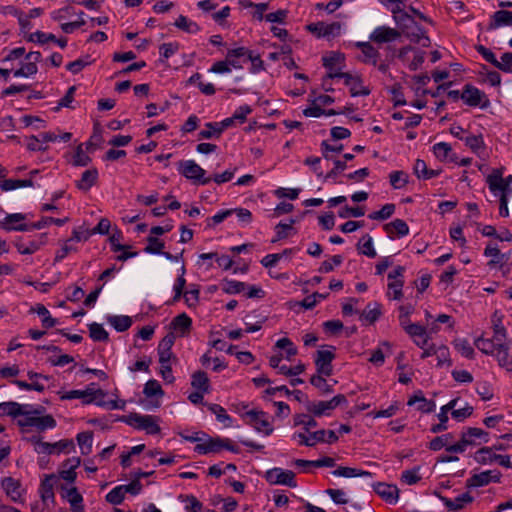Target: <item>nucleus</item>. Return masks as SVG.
<instances>
[{
    "label": "nucleus",
    "instance_id": "aec40b11",
    "mask_svg": "<svg viewBox=\"0 0 512 512\" xmlns=\"http://www.w3.org/2000/svg\"><path fill=\"white\" fill-rule=\"evenodd\" d=\"M97 179L98 171L96 168L85 170L82 173L80 180L76 181V187L81 191L87 192L96 184Z\"/></svg>",
    "mask_w": 512,
    "mask_h": 512
},
{
    "label": "nucleus",
    "instance_id": "c03bdc74",
    "mask_svg": "<svg viewBox=\"0 0 512 512\" xmlns=\"http://www.w3.org/2000/svg\"><path fill=\"white\" fill-rule=\"evenodd\" d=\"M208 409L216 415V418L219 422L223 423L225 426L229 427L231 426L232 419L227 414L226 410L218 405V404H209Z\"/></svg>",
    "mask_w": 512,
    "mask_h": 512
},
{
    "label": "nucleus",
    "instance_id": "412c9836",
    "mask_svg": "<svg viewBox=\"0 0 512 512\" xmlns=\"http://www.w3.org/2000/svg\"><path fill=\"white\" fill-rule=\"evenodd\" d=\"M508 25L512 26V11L499 10L492 15L491 21L488 25V29L494 30L501 26Z\"/></svg>",
    "mask_w": 512,
    "mask_h": 512
},
{
    "label": "nucleus",
    "instance_id": "1a4fd4ad",
    "mask_svg": "<svg viewBox=\"0 0 512 512\" xmlns=\"http://www.w3.org/2000/svg\"><path fill=\"white\" fill-rule=\"evenodd\" d=\"M475 460L480 464H487L497 461L501 466L512 468V463L508 455L493 453V448L483 447L475 453Z\"/></svg>",
    "mask_w": 512,
    "mask_h": 512
},
{
    "label": "nucleus",
    "instance_id": "338daca9",
    "mask_svg": "<svg viewBox=\"0 0 512 512\" xmlns=\"http://www.w3.org/2000/svg\"><path fill=\"white\" fill-rule=\"evenodd\" d=\"M322 60L324 67L332 70L337 63L344 61V55L339 52H332L329 56L323 57Z\"/></svg>",
    "mask_w": 512,
    "mask_h": 512
},
{
    "label": "nucleus",
    "instance_id": "58836bf2",
    "mask_svg": "<svg viewBox=\"0 0 512 512\" xmlns=\"http://www.w3.org/2000/svg\"><path fill=\"white\" fill-rule=\"evenodd\" d=\"M497 341L493 338L490 339H484L482 337H479L475 340V346L484 354H495L497 350Z\"/></svg>",
    "mask_w": 512,
    "mask_h": 512
},
{
    "label": "nucleus",
    "instance_id": "a211bd4d",
    "mask_svg": "<svg viewBox=\"0 0 512 512\" xmlns=\"http://www.w3.org/2000/svg\"><path fill=\"white\" fill-rule=\"evenodd\" d=\"M458 399H453L448 402L446 405L442 406L440 409V413L437 415L439 419V423L435 424L431 427L432 433H439L447 430V422H448V412L455 408Z\"/></svg>",
    "mask_w": 512,
    "mask_h": 512
},
{
    "label": "nucleus",
    "instance_id": "c9c22d12",
    "mask_svg": "<svg viewBox=\"0 0 512 512\" xmlns=\"http://www.w3.org/2000/svg\"><path fill=\"white\" fill-rule=\"evenodd\" d=\"M357 249L359 253L366 255L370 258H374L376 256V251L373 247L372 237L364 235L357 244Z\"/></svg>",
    "mask_w": 512,
    "mask_h": 512
},
{
    "label": "nucleus",
    "instance_id": "9b49d317",
    "mask_svg": "<svg viewBox=\"0 0 512 512\" xmlns=\"http://www.w3.org/2000/svg\"><path fill=\"white\" fill-rule=\"evenodd\" d=\"M250 419L251 424L258 432H263L265 435H270L273 432V427L266 418V413L263 411L250 410L246 413Z\"/></svg>",
    "mask_w": 512,
    "mask_h": 512
},
{
    "label": "nucleus",
    "instance_id": "bb28decb",
    "mask_svg": "<svg viewBox=\"0 0 512 512\" xmlns=\"http://www.w3.org/2000/svg\"><path fill=\"white\" fill-rule=\"evenodd\" d=\"M26 408H28V405H21L16 402L0 403V416H21V414L26 413Z\"/></svg>",
    "mask_w": 512,
    "mask_h": 512
},
{
    "label": "nucleus",
    "instance_id": "864d4df0",
    "mask_svg": "<svg viewBox=\"0 0 512 512\" xmlns=\"http://www.w3.org/2000/svg\"><path fill=\"white\" fill-rule=\"evenodd\" d=\"M395 211L394 204H385L379 211H375L369 215V218L373 220H385L388 219Z\"/></svg>",
    "mask_w": 512,
    "mask_h": 512
},
{
    "label": "nucleus",
    "instance_id": "f03ea898",
    "mask_svg": "<svg viewBox=\"0 0 512 512\" xmlns=\"http://www.w3.org/2000/svg\"><path fill=\"white\" fill-rule=\"evenodd\" d=\"M43 410V407L33 411L26 409V413L21 414L23 418L18 420V425L21 427H35L39 431L54 428L56 421L51 415L39 416Z\"/></svg>",
    "mask_w": 512,
    "mask_h": 512
},
{
    "label": "nucleus",
    "instance_id": "13d9d810",
    "mask_svg": "<svg viewBox=\"0 0 512 512\" xmlns=\"http://www.w3.org/2000/svg\"><path fill=\"white\" fill-rule=\"evenodd\" d=\"M390 183L395 189H400L408 183V176L403 171H395L390 174Z\"/></svg>",
    "mask_w": 512,
    "mask_h": 512
},
{
    "label": "nucleus",
    "instance_id": "2f4dec72",
    "mask_svg": "<svg viewBox=\"0 0 512 512\" xmlns=\"http://www.w3.org/2000/svg\"><path fill=\"white\" fill-rule=\"evenodd\" d=\"M495 356L501 367H504L507 370L512 369V360L510 359L508 354V347L505 344H503V342L497 343V350L495 352Z\"/></svg>",
    "mask_w": 512,
    "mask_h": 512
},
{
    "label": "nucleus",
    "instance_id": "dca6fc26",
    "mask_svg": "<svg viewBox=\"0 0 512 512\" xmlns=\"http://www.w3.org/2000/svg\"><path fill=\"white\" fill-rule=\"evenodd\" d=\"M434 494L444 503L449 511H459L464 507V504L471 503L474 498L467 492L458 496L455 500H451L442 496L437 491Z\"/></svg>",
    "mask_w": 512,
    "mask_h": 512
},
{
    "label": "nucleus",
    "instance_id": "f704fd0d",
    "mask_svg": "<svg viewBox=\"0 0 512 512\" xmlns=\"http://www.w3.org/2000/svg\"><path fill=\"white\" fill-rule=\"evenodd\" d=\"M414 173L418 178L431 179L439 174L438 171L428 169L424 160L417 159L414 164Z\"/></svg>",
    "mask_w": 512,
    "mask_h": 512
},
{
    "label": "nucleus",
    "instance_id": "4d7b16f0",
    "mask_svg": "<svg viewBox=\"0 0 512 512\" xmlns=\"http://www.w3.org/2000/svg\"><path fill=\"white\" fill-rule=\"evenodd\" d=\"M91 162V158L84 153L83 144L77 146L75 154L73 156L74 166H87Z\"/></svg>",
    "mask_w": 512,
    "mask_h": 512
},
{
    "label": "nucleus",
    "instance_id": "b1692460",
    "mask_svg": "<svg viewBox=\"0 0 512 512\" xmlns=\"http://www.w3.org/2000/svg\"><path fill=\"white\" fill-rule=\"evenodd\" d=\"M191 378V386L194 389L199 390L202 393H209L210 381L207 374L204 371L198 370L194 372Z\"/></svg>",
    "mask_w": 512,
    "mask_h": 512
},
{
    "label": "nucleus",
    "instance_id": "5701e85b",
    "mask_svg": "<svg viewBox=\"0 0 512 512\" xmlns=\"http://www.w3.org/2000/svg\"><path fill=\"white\" fill-rule=\"evenodd\" d=\"M55 474L46 475L40 485V494L43 502L54 499V485L57 483Z\"/></svg>",
    "mask_w": 512,
    "mask_h": 512
},
{
    "label": "nucleus",
    "instance_id": "052dcab7",
    "mask_svg": "<svg viewBox=\"0 0 512 512\" xmlns=\"http://www.w3.org/2000/svg\"><path fill=\"white\" fill-rule=\"evenodd\" d=\"M453 439L452 434L448 433L442 436L435 437L429 443V448L433 451H438L443 447H447V444Z\"/></svg>",
    "mask_w": 512,
    "mask_h": 512
},
{
    "label": "nucleus",
    "instance_id": "c85d7f7f",
    "mask_svg": "<svg viewBox=\"0 0 512 512\" xmlns=\"http://www.w3.org/2000/svg\"><path fill=\"white\" fill-rule=\"evenodd\" d=\"M191 325L192 320L185 313L176 316L171 322V327L182 336L190 330Z\"/></svg>",
    "mask_w": 512,
    "mask_h": 512
},
{
    "label": "nucleus",
    "instance_id": "6e6552de",
    "mask_svg": "<svg viewBox=\"0 0 512 512\" xmlns=\"http://www.w3.org/2000/svg\"><path fill=\"white\" fill-rule=\"evenodd\" d=\"M97 395L104 398L106 393L102 389H94L88 386L85 390H71L65 392L61 394L60 398L61 400L82 399L84 404H90L97 399Z\"/></svg>",
    "mask_w": 512,
    "mask_h": 512
},
{
    "label": "nucleus",
    "instance_id": "09e8293b",
    "mask_svg": "<svg viewBox=\"0 0 512 512\" xmlns=\"http://www.w3.org/2000/svg\"><path fill=\"white\" fill-rule=\"evenodd\" d=\"M484 255L487 257H492V259L488 262L489 266L499 264L506 259V256L501 254L497 247H492L490 245L485 248Z\"/></svg>",
    "mask_w": 512,
    "mask_h": 512
},
{
    "label": "nucleus",
    "instance_id": "72a5a7b5",
    "mask_svg": "<svg viewBox=\"0 0 512 512\" xmlns=\"http://www.w3.org/2000/svg\"><path fill=\"white\" fill-rule=\"evenodd\" d=\"M108 322L118 332H124L128 330L132 325V319L129 316H109Z\"/></svg>",
    "mask_w": 512,
    "mask_h": 512
},
{
    "label": "nucleus",
    "instance_id": "5fc2aeb1",
    "mask_svg": "<svg viewBox=\"0 0 512 512\" xmlns=\"http://www.w3.org/2000/svg\"><path fill=\"white\" fill-rule=\"evenodd\" d=\"M75 445L72 439H63L56 443H52V451L53 453H70L72 450H74Z\"/></svg>",
    "mask_w": 512,
    "mask_h": 512
},
{
    "label": "nucleus",
    "instance_id": "c756f323",
    "mask_svg": "<svg viewBox=\"0 0 512 512\" xmlns=\"http://www.w3.org/2000/svg\"><path fill=\"white\" fill-rule=\"evenodd\" d=\"M306 408L308 412L317 417L328 415L329 411L333 410L329 401L308 402Z\"/></svg>",
    "mask_w": 512,
    "mask_h": 512
},
{
    "label": "nucleus",
    "instance_id": "f8f14e48",
    "mask_svg": "<svg viewBox=\"0 0 512 512\" xmlns=\"http://www.w3.org/2000/svg\"><path fill=\"white\" fill-rule=\"evenodd\" d=\"M335 354L331 350H318L315 359L318 375L331 376L332 364Z\"/></svg>",
    "mask_w": 512,
    "mask_h": 512
},
{
    "label": "nucleus",
    "instance_id": "ea45409f",
    "mask_svg": "<svg viewBox=\"0 0 512 512\" xmlns=\"http://www.w3.org/2000/svg\"><path fill=\"white\" fill-rule=\"evenodd\" d=\"M93 433L91 431L81 432L77 435V442L82 454L87 455L92 450Z\"/></svg>",
    "mask_w": 512,
    "mask_h": 512
},
{
    "label": "nucleus",
    "instance_id": "4c0bfd02",
    "mask_svg": "<svg viewBox=\"0 0 512 512\" xmlns=\"http://www.w3.org/2000/svg\"><path fill=\"white\" fill-rule=\"evenodd\" d=\"M89 335L94 341L106 342L109 339L108 332L103 328L101 324L91 323L88 325Z\"/></svg>",
    "mask_w": 512,
    "mask_h": 512
},
{
    "label": "nucleus",
    "instance_id": "774afa93",
    "mask_svg": "<svg viewBox=\"0 0 512 512\" xmlns=\"http://www.w3.org/2000/svg\"><path fill=\"white\" fill-rule=\"evenodd\" d=\"M433 151L438 159L444 160L448 157V154L451 152V146L445 142H440L434 145Z\"/></svg>",
    "mask_w": 512,
    "mask_h": 512
},
{
    "label": "nucleus",
    "instance_id": "f3484780",
    "mask_svg": "<svg viewBox=\"0 0 512 512\" xmlns=\"http://www.w3.org/2000/svg\"><path fill=\"white\" fill-rule=\"evenodd\" d=\"M25 220V215L21 213L8 214L4 221L1 223L3 229L7 231L16 230V231H29L32 230L31 224L21 223L17 226H13L12 224L22 222Z\"/></svg>",
    "mask_w": 512,
    "mask_h": 512
},
{
    "label": "nucleus",
    "instance_id": "a19ab883",
    "mask_svg": "<svg viewBox=\"0 0 512 512\" xmlns=\"http://www.w3.org/2000/svg\"><path fill=\"white\" fill-rule=\"evenodd\" d=\"M335 476H341V477H358V476H367L371 477V472L369 471H363L358 470L355 468L350 467H338L336 470L332 472Z\"/></svg>",
    "mask_w": 512,
    "mask_h": 512
},
{
    "label": "nucleus",
    "instance_id": "4be33fe9",
    "mask_svg": "<svg viewBox=\"0 0 512 512\" xmlns=\"http://www.w3.org/2000/svg\"><path fill=\"white\" fill-rule=\"evenodd\" d=\"M63 497L69 502L72 512H84L83 497L76 487L65 489Z\"/></svg>",
    "mask_w": 512,
    "mask_h": 512
},
{
    "label": "nucleus",
    "instance_id": "37998d69",
    "mask_svg": "<svg viewBox=\"0 0 512 512\" xmlns=\"http://www.w3.org/2000/svg\"><path fill=\"white\" fill-rule=\"evenodd\" d=\"M493 322V330H494V339L497 342H503L506 339V329L502 324V317L497 315V312L494 313L492 317Z\"/></svg>",
    "mask_w": 512,
    "mask_h": 512
},
{
    "label": "nucleus",
    "instance_id": "423d86ee",
    "mask_svg": "<svg viewBox=\"0 0 512 512\" xmlns=\"http://www.w3.org/2000/svg\"><path fill=\"white\" fill-rule=\"evenodd\" d=\"M265 479L273 485H287L291 488L297 486L295 482V473L291 470L273 468L265 473Z\"/></svg>",
    "mask_w": 512,
    "mask_h": 512
},
{
    "label": "nucleus",
    "instance_id": "2eb2a0df",
    "mask_svg": "<svg viewBox=\"0 0 512 512\" xmlns=\"http://www.w3.org/2000/svg\"><path fill=\"white\" fill-rule=\"evenodd\" d=\"M223 438L220 437H210L207 435L204 442L198 443L194 451L199 454H209V453H218L222 450Z\"/></svg>",
    "mask_w": 512,
    "mask_h": 512
},
{
    "label": "nucleus",
    "instance_id": "de8ad7c7",
    "mask_svg": "<svg viewBox=\"0 0 512 512\" xmlns=\"http://www.w3.org/2000/svg\"><path fill=\"white\" fill-rule=\"evenodd\" d=\"M143 393L147 397L163 396L164 395V391H163L161 385L159 384V382L157 380H154V379L146 382V384L144 385Z\"/></svg>",
    "mask_w": 512,
    "mask_h": 512
},
{
    "label": "nucleus",
    "instance_id": "0e129e2a",
    "mask_svg": "<svg viewBox=\"0 0 512 512\" xmlns=\"http://www.w3.org/2000/svg\"><path fill=\"white\" fill-rule=\"evenodd\" d=\"M294 220H291V223L290 224H284V223H279L276 225L275 229H276V238L272 240L273 243L279 241V240H282V239H285L289 236V232L291 230H293V227L292 225L294 224Z\"/></svg>",
    "mask_w": 512,
    "mask_h": 512
},
{
    "label": "nucleus",
    "instance_id": "20e7f679",
    "mask_svg": "<svg viewBox=\"0 0 512 512\" xmlns=\"http://www.w3.org/2000/svg\"><path fill=\"white\" fill-rule=\"evenodd\" d=\"M179 172L185 178L202 185L208 184L211 181V177H204L205 170L193 160L180 161Z\"/></svg>",
    "mask_w": 512,
    "mask_h": 512
},
{
    "label": "nucleus",
    "instance_id": "bf43d9fd",
    "mask_svg": "<svg viewBox=\"0 0 512 512\" xmlns=\"http://www.w3.org/2000/svg\"><path fill=\"white\" fill-rule=\"evenodd\" d=\"M310 383L324 394H328L333 391L332 386L327 383L322 375H313L310 378Z\"/></svg>",
    "mask_w": 512,
    "mask_h": 512
},
{
    "label": "nucleus",
    "instance_id": "f257e3e1",
    "mask_svg": "<svg viewBox=\"0 0 512 512\" xmlns=\"http://www.w3.org/2000/svg\"><path fill=\"white\" fill-rule=\"evenodd\" d=\"M396 24L400 28V33L411 42L421 44L423 47L430 45V39L426 35V31L409 14L404 16L401 21L396 22Z\"/></svg>",
    "mask_w": 512,
    "mask_h": 512
},
{
    "label": "nucleus",
    "instance_id": "9d476101",
    "mask_svg": "<svg viewBox=\"0 0 512 512\" xmlns=\"http://www.w3.org/2000/svg\"><path fill=\"white\" fill-rule=\"evenodd\" d=\"M487 184L492 193L497 194L500 192L501 194L509 195L512 191L511 188H508V183H504L503 178V168L493 169L491 174L487 176Z\"/></svg>",
    "mask_w": 512,
    "mask_h": 512
},
{
    "label": "nucleus",
    "instance_id": "a18cd8bd",
    "mask_svg": "<svg viewBox=\"0 0 512 512\" xmlns=\"http://www.w3.org/2000/svg\"><path fill=\"white\" fill-rule=\"evenodd\" d=\"M402 327L411 337H422L427 335V329L420 324H407V321L402 319Z\"/></svg>",
    "mask_w": 512,
    "mask_h": 512
},
{
    "label": "nucleus",
    "instance_id": "69168bd1",
    "mask_svg": "<svg viewBox=\"0 0 512 512\" xmlns=\"http://www.w3.org/2000/svg\"><path fill=\"white\" fill-rule=\"evenodd\" d=\"M495 67L505 73H512V52L504 53L501 56V61L497 60Z\"/></svg>",
    "mask_w": 512,
    "mask_h": 512
},
{
    "label": "nucleus",
    "instance_id": "e2e57ef3",
    "mask_svg": "<svg viewBox=\"0 0 512 512\" xmlns=\"http://www.w3.org/2000/svg\"><path fill=\"white\" fill-rule=\"evenodd\" d=\"M466 440H473L474 438H482L484 443L488 442V433L480 428L470 427L462 433Z\"/></svg>",
    "mask_w": 512,
    "mask_h": 512
},
{
    "label": "nucleus",
    "instance_id": "680f3d73",
    "mask_svg": "<svg viewBox=\"0 0 512 512\" xmlns=\"http://www.w3.org/2000/svg\"><path fill=\"white\" fill-rule=\"evenodd\" d=\"M124 497L125 494L123 488L121 486H117L106 495V501L113 505H119L123 502Z\"/></svg>",
    "mask_w": 512,
    "mask_h": 512
},
{
    "label": "nucleus",
    "instance_id": "603ef678",
    "mask_svg": "<svg viewBox=\"0 0 512 512\" xmlns=\"http://www.w3.org/2000/svg\"><path fill=\"white\" fill-rule=\"evenodd\" d=\"M294 425H303L305 433H309L311 428L317 426V422L315 419L308 417L307 415L298 414L294 416Z\"/></svg>",
    "mask_w": 512,
    "mask_h": 512
},
{
    "label": "nucleus",
    "instance_id": "0eeeda50",
    "mask_svg": "<svg viewBox=\"0 0 512 512\" xmlns=\"http://www.w3.org/2000/svg\"><path fill=\"white\" fill-rule=\"evenodd\" d=\"M461 99L472 107L481 106L482 108H486L489 106V99L485 93L470 84L464 86Z\"/></svg>",
    "mask_w": 512,
    "mask_h": 512
},
{
    "label": "nucleus",
    "instance_id": "473e14b6",
    "mask_svg": "<svg viewBox=\"0 0 512 512\" xmlns=\"http://www.w3.org/2000/svg\"><path fill=\"white\" fill-rule=\"evenodd\" d=\"M34 182L32 179H7L0 181V189L10 191L21 187H32Z\"/></svg>",
    "mask_w": 512,
    "mask_h": 512
},
{
    "label": "nucleus",
    "instance_id": "e433bc0d",
    "mask_svg": "<svg viewBox=\"0 0 512 512\" xmlns=\"http://www.w3.org/2000/svg\"><path fill=\"white\" fill-rule=\"evenodd\" d=\"M490 471H484L479 474H474L469 479L466 480V487H481L488 485L490 483Z\"/></svg>",
    "mask_w": 512,
    "mask_h": 512
},
{
    "label": "nucleus",
    "instance_id": "79ce46f5",
    "mask_svg": "<svg viewBox=\"0 0 512 512\" xmlns=\"http://www.w3.org/2000/svg\"><path fill=\"white\" fill-rule=\"evenodd\" d=\"M174 25L188 33H197L200 31V27L197 23L190 21L187 17L180 15L175 21Z\"/></svg>",
    "mask_w": 512,
    "mask_h": 512
},
{
    "label": "nucleus",
    "instance_id": "49530a36",
    "mask_svg": "<svg viewBox=\"0 0 512 512\" xmlns=\"http://www.w3.org/2000/svg\"><path fill=\"white\" fill-rule=\"evenodd\" d=\"M110 221L107 218H102L96 227L92 230L86 229V234L84 236V241H86L91 235L99 233L102 235H106L109 233L110 229Z\"/></svg>",
    "mask_w": 512,
    "mask_h": 512
},
{
    "label": "nucleus",
    "instance_id": "3c124183",
    "mask_svg": "<svg viewBox=\"0 0 512 512\" xmlns=\"http://www.w3.org/2000/svg\"><path fill=\"white\" fill-rule=\"evenodd\" d=\"M455 348L462 356L472 359L474 357V349L466 339H458L455 341Z\"/></svg>",
    "mask_w": 512,
    "mask_h": 512
},
{
    "label": "nucleus",
    "instance_id": "393cba45",
    "mask_svg": "<svg viewBox=\"0 0 512 512\" xmlns=\"http://www.w3.org/2000/svg\"><path fill=\"white\" fill-rule=\"evenodd\" d=\"M416 403H418L417 410L423 413H431L435 410L436 407L435 402L432 400H427L422 395V392H419L418 394H415L413 397H411L407 404L412 406Z\"/></svg>",
    "mask_w": 512,
    "mask_h": 512
},
{
    "label": "nucleus",
    "instance_id": "4468645a",
    "mask_svg": "<svg viewBox=\"0 0 512 512\" xmlns=\"http://www.w3.org/2000/svg\"><path fill=\"white\" fill-rule=\"evenodd\" d=\"M307 28L309 31L316 34L318 37H328L339 35L341 30V24L339 22H333L331 24L317 22L309 24Z\"/></svg>",
    "mask_w": 512,
    "mask_h": 512
},
{
    "label": "nucleus",
    "instance_id": "cd10ccee",
    "mask_svg": "<svg viewBox=\"0 0 512 512\" xmlns=\"http://www.w3.org/2000/svg\"><path fill=\"white\" fill-rule=\"evenodd\" d=\"M2 487L5 490L7 496H9L12 501L16 502L20 498V482L18 480L12 477H6L2 480Z\"/></svg>",
    "mask_w": 512,
    "mask_h": 512
},
{
    "label": "nucleus",
    "instance_id": "a878e982",
    "mask_svg": "<svg viewBox=\"0 0 512 512\" xmlns=\"http://www.w3.org/2000/svg\"><path fill=\"white\" fill-rule=\"evenodd\" d=\"M384 229L390 237H393L395 234L399 237H403L409 233V227L402 219H395L392 222L385 224Z\"/></svg>",
    "mask_w": 512,
    "mask_h": 512
},
{
    "label": "nucleus",
    "instance_id": "7c9ffc66",
    "mask_svg": "<svg viewBox=\"0 0 512 512\" xmlns=\"http://www.w3.org/2000/svg\"><path fill=\"white\" fill-rule=\"evenodd\" d=\"M46 242V234L40 236L39 241H31L29 245H24L22 242L17 241L15 246L20 254H33Z\"/></svg>",
    "mask_w": 512,
    "mask_h": 512
},
{
    "label": "nucleus",
    "instance_id": "7ed1b4c3",
    "mask_svg": "<svg viewBox=\"0 0 512 512\" xmlns=\"http://www.w3.org/2000/svg\"><path fill=\"white\" fill-rule=\"evenodd\" d=\"M329 79L343 78L344 84L349 86L350 94L352 97L367 96L370 94V89L363 85L362 79L359 75H352L347 72H330L326 76Z\"/></svg>",
    "mask_w": 512,
    "mask_h": 512
},
{
    "label": "nucleus",
    "instance_id": "ddd939ff",
    "mask_svg": "<svg viewBox=\"0 0 512 512\" xmlns=\"http://www.w3.org/2000/svg\"><path fill=\"white\" fill-rule=\"evenodd\" d=\"M401 36L399 30L387 26L377 27L370 35V40L377 44L389 43Z\"/></svg>",
    "mask_w": 512,
    "mask_h": 512
},
{
    "label": "nucleus",
    "instance_id": "8fccbe9b",
    "mask_svg": "<svg viewBox=\"0 0 512 512\" xmlns=\"http://www.w3.org/2000/svg\"><path fill=\"white\" fill-rule=\"evenodd\" d=\"M381 315V305L374 303L373 306L368 304L366 309L362 312V317L368 320L370 323H374Z\"/></svg>",
    "mask_w": 512,
    "mask_h": 512
},
{
    "label": "nucleus",
    "instance_id": "39448f33",
    "mask_svg": "<svg viewBox=\"0 0 512 512\" xmlns=\"http://www.w3.org/2000/svg\"><path fill=\"white\" fill-rule=\"evenodd\" d=\"M126 423L137 428L145 430L148 434H157L160 432V427L151 415H140L132 413L127 416Z\"/></svg>",
    "mask_w": 512,
    "mask_h": 512
},
{
    "label": "nucleus",
    "instance_id": "6ab92c4d",
    "mask_svg": "<svg viewBox=\"0 0 512 512\" xmlns=\"http://www.w3.org/2000/svg\"><path fill=\"white\" fill-rule=\"evenodd\" d=\"M375 492L390 503H395L399 497V490L395 485L377 483L374 486Z\"/></svg>",
    "mask_w": 512,
    "mask_h": 512
},
{
    "label": "nucleus",
    "instance_id": "6e6d98bb",
    "mask_svg": "<svg viewBox=\"0 0 512 512\" xmlns=\"http://www.w3.org/2000/svg\"><path fill=\"white\" fill-rule=\"evenodd\" d=\"M148 245L145 247L144 251L149 254H160L162 249L164 248V242L154 236H149L147 238Z\"/></svg>",
    "mask_w": 512,
    "mask_h": 512
}]
</instances>
